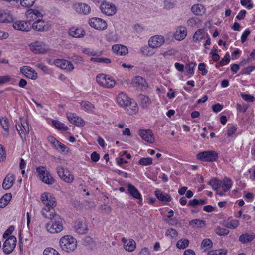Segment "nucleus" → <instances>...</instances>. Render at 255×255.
Wrapping results in <instances>:
<instances>
[{"instance_id":"18","label":"nucleus","mask_w":255,"mask_h":255,"mask_svg":"<svg viewBox=\"0 0 255 255\" xmlns=\"http://www.w3.org/2000/svg\"><path fill=\"white\" fill-rule=\"evenodd\" d=\"M131 99L125 93L121 92L119 94L117 97V102L120 106L124 108L126 106H128V104L130 102Z\"/></svg>"},{"instance_id":"6","label":"nucleus","mask_w":255,"mask_h":255,"mask_svg":"<svg viewBox=\"0 0 255 255\" xmlns=\"http://www.w3.org/2000/svg\"><path fill=\"white\" fill-rule=\"evenodd\" d=\"M57 172L59 177L65 182L72 183L73 181L74 176L67 168L63 166H58Z\"/></svg>"},{"instance_id":"40","label":"nucleus","mask_w":255,"mask_h":255,"mask_svg":"<svg viewBox=\"0 0 255 255\" xmlns=\"http://www.w3.org/2000/svg\"><path fill=\"white\" fill-rule=\"evenodd\" d=\"M21 125L23 128V130L21 129V133L20 132V130H19V129L17 127H16V128L17 130L19 131V134L21 135V138H23L22 134L23 133V132H24V138H25V134H28L29 133V125L26 122L22 123Z\"/></svg>"},{"instance_id":"35","label":"nucleus","mask_w":255,"mask_h":255,"mask_svg":"<svg viewBox=\"0 0 255 255\" xmlns=\"http://www.w3.org/2000/svg\"><path fill=\"white\" fill-rule=\"evenodd\" d=\"M222 182V184L220 187L222 188V190H223L224 192H227L231 188L232 185V182L230 178L227 177H225Z\"/></svg>"},{"instance_id":"21","label":"nucleus","mask_w":255,"mask_h":255,"mask_svg":"<svg viewBox=\"0 0 255 255\" xmlns=\"http://www.w3.org/2000/svg\"><path fill=\"white\" fill-rule=\"evenodd\" d=\"M13 21V18L10 11L8 10L0 11V22L10 23Z\"/></svg>"},{"instance_id":"26","label":"nucleus","mask_w":255,"mask_h":255,"mask_svg":"<svg viewBox=\"0 0 255 255\" xmlns=\"http://www.w3.org/2000/svg\"><path fill=\"white\" fill-rule=\"evenodd\" d=\"M85 33V31L81 28L73 27L69 30V34L75 38L83 37Z\"/></svg>"},{"instance_id":"19","label":"nucleus","mask_w":255,"mask_h":255,"mask_svg":"<svg viewBox=\"0 0 255 255\" xmlns=\"http://www.w3.org/2000/svg\"><path fill=\"white\" fill-rule=\"evenodd\" d=\"M132 83L134 87H139L141 89L146 88L148 86L146 80L139 76L135 77L132 80Z\"/></svg>"},{"instance_id":"46","label":"nucleus","mask_w":255,"mask_h":255,"mask_svg":"<svg viewBox=\"0 0 255 255\" xmlns=\"http://www.w3.org/2000/svg\"><path fill=\"white\" fill-rule=\"evenodd\" d=\"M215 231L216 233L219 236H225L228 234L229 233V230L222 228L220 226L217 227L215 230Z\"/></svg>"},{"instance_id":"62","label":"nucleus","mask_w":255,"mask_h":255,"mask_svg":"<svg viewBox=\"0 0 255 255\" xmlns=\"http://www.w3.org/2000/svg\"><path fill=\"white\" fill-rule=\"evenodd\" d=\"M250 31L249 29H246L242 34L241 39V42L242 43H244L246 40L247 37L250 34Z\"/></svg>"},{"instance_id":"31","label":"nucleus","mask_w":255,"mask_h":255,"mask_svg":"<svg viewBox=\"0 0 255 255\" xmlns=\"http://www.w3.org/2000/svg\"><path fill=\"white\" fill-rule=\"evenodd\" d=\"M187 35V31L185 27H180L175 34V38L178 40L184 39Z\"/></svg>"},{"instance_id":"52","label":"nucleus","mask_w":255,"mask_h":255,"mask_svg":"<svg viewBox=\"0 0 255 255\" xmlns=\"http://www.w3.org/2000/svg\"><path fill=\"white\" fill-rule=\"evenodd\" d=\"M227 251L224 249H219L211 251L208 252V255H225Z\"/></svg>"},{"instance_id":"7","label":"nucleus","mask_w":255,"mask_h":255,"mask_svg":"<svg viewBox=\"0 0 255 255\" xmlns=\"http://www.w3.org/2000/svg\"><path fill=\"white\" fill-rule=\"evenodd\" d=\"M17 240L15 236H10L4 242L2 250L4 253L9 254L15 248Z\"/></svg>"},{"instance_id":"30","label":"nucleus","mask_w":255,"mask_h":255,"mask_svg":"<svg viewBox=\"0 0 255 255\" xmlns=\"http://www.w3.org/2000/svg\"><path fill=\"white\" fill-rule=\"evenodd\" d=\"M155 195L157 198L161 201L169 202L171 200L170 196L167 194H164L161 190H156Z\"/></svg>"},{"instance_id":"49","label":"nucleus","mask_w":255,"mask_h":255,"mask_svg":"<svg viewBox=\"0 0 255 255\" xmlns=\"http://www.w3.org/2000/svg\"><path fill=\"white\" fill-rule=\"evenodd\" d=\"M138 163L139 164L143 166L150 165L152 164V159L151 157L141 158L139 160Z\"/></svg>"},{"instance_id":"45","label":"nucleus","mask_w":255,"mask_h":255,"mask_svg":"<svg viewBox=\"0 0 255 255\" xmlns=\"http://www.w3.org/2000/svg\"><path fill=\"white\" fill-rule=\"evenodd\" d=\"M115 81L110 76H108L106 81L104 83L103 87L106 88H113L115 85Z\"/></svg>"},{"instance_id":"12","label":"nucleus","mask_w":255,"mask_h":255,"mask_svg":"<svg viewBox=\"0 0 255 255\" xmlns=\"http://www.w3.org/2000/svg\"><path fill=\"white\" fill-rule=\"evenodd\" d=\"M89 24L91 27L98 30H104L107 27L106 21L96 17L91 18L89 20Z\"/></svg>"},{"instance_id":"8","label":"nucleus","mask_w":255,"mask_h":255,"mask_svg":"<svg viewBox=\"0 0 255 255\" xmlns=\"http://www.w3.org/2000/svg\"><path fill=\"white\" fill-rule=\"evenodd\" d=\"M100 9L103 13L109 16L114 15L117 11L115 5L110 2L101 3Z\"/></svg>"},{"instance_id":"33","label":"nucleus","mask_w":255,"mask_h":255,"mask_svg":"<svg viewBox=\"0 0 255 255\" xmlns=\"http://www.w3.org/2000/svg\"><path fill=\"white\" fill-rule=\"evenodd\" d=\"M0 123L3 129L6 132L4 134V136L6 137H8L9 135V121L8 119L5 117H2L0 119Z\"/></svg>"},{"instance_id":"22","label":"nucleus","mask_w":255,"mask_h":255,"mask_svg":"<svg viewBox=\"0 0 255 255\" xmlns=\"http://www.w3.org/2000/svg\"><path fill=\"white\" fill-rule=\"evenodd\" d=\"M15 176L12 174H8L3 180L2 187L5 190L10 189L14 184Z\"/></svg>"},{"instance_id":"36","label":"nucleus","mask_w":255,"mask_h":255,"mask_svg":"<svg viewBox=\"0 0 255 255\" xmlns=\"http://www.w3.org/2000/svg\"><path fill=\"white\" fill-rule=\"evenodd\" d=\"M52 124L53 126L59 130L66 131L68 129V127L64 124L57 120H52Z\"/></svg>"},{"instance_id":"16","label":"nucleus","mask_w":255,"mask_h":255,"mask_svg":"<svg viewBox=\"0 0 255 255\" xmlns=\"http://www.w3.org/2000/svg\"><path fill=\"white\" fill-rule=\"evenodd\" d=\"M74 10L78 13L86 15L91 11L90 7L84 3H76L73 5Z\"/></svg>"},{"instance_id":"47","label":"nucleus","mask_w":255,"mask_h":255,"mask_svg":"<svg viewBox=\"0 0 255 255\" xmlns=\"http://www.w3.org/2000/svg\"><path fill=\"white\" fill-rule=\"evenodd\" d=\"M108 76L104 74H99L96 77V80L98 84L103 87Z\"/></svg>"},{"instance_id":"9","label":"nucleus","mask_w":255,"mask_h":255,"mask_svg":"<svg viewBox=\"0 0 255 255\" xmlns=\"http://www.w3.org/2000/svg\"><path fill=\"white\" fill-rule=\"evenodd\" d=\"M53 64L61 69L69 71H71L74 69L73 64L71 62L65 59H56L53 61Z\"/></svg>"},{"instance_id":"60","label":"nucleus","mask_w":255,"mask_h":255,"mask_svg":"<svg viewBox=\"0 0 255 255\" xmlns=\"http://www.w3.org/2000/svg\"><path fill=\"white\" fill-rule=\"evenodd\" d=\"M241 4L242 6H247V8L249 9L253 7V5L251 3V0H242L241 1Z\"/></svg>"},{"instance_id":"2","label":"nucleus","mask_w":255,"mask_h":255,"mask_svg":"<svg viewBox=\"0 0 255 255\" xmlns=\"http://www.w3.org/2000/svg\"><path fill=\"white\" fill-rule=\"evenodd\" d=\"M41 200L43 204L45 205L41 211L43 216L44 212L47 211L49 214L55 213L54 207L56 205V200L52 194L47 192L43 193L41 196Z\"/></svg>"},{"instance_id":"50","label":"nucleus","mask_w":255,"mask_h":255,"mask_svg":"<svg viewBox=\"0 0 255 255\" xmlns=\"http://www.w3.org/2000/svg\"><path fill=\"white\" fill-rule=\"evenodd\" d=\"M91 61L97 62V63H104L109 64L111 62L110 59L107 58H94L92 57L90 59Z\"/></svg>"},{"instance_id":"1","label":"nucleus","mask_w":255,"mask_h":255,"mask_svg":"<svg viewBox=\"0 0 255 255\" xmlns=\"http://www.w3.org/2000/svg\"><path fill=\"white\" fill-rule=\"evenodd\" d=\"M43 216L50 220V221L45 225V228L48 232L56 234L63 230V219L59 215L55 213L49 214L46 211L44 212Z\"/></svg>"},{"instance_id":"39","label":"nucleus","mask_w":255,"mask_h":255,"mask_svg":"<svg viewBox=\"0 0 255 255\" xmlns=\"http://www.w3.org/2000/svg\"><path fill=\"white\" fill-rule=\"evenodd\" d=\"M222 184V181L215 179L210 180L209 182V184L212 186V189L214 190H217L221 186Z\"/></svg>"},{"instance_id":"59","label":"nucleus","mask_w":255,"mask_h":255,"mask_svg":"<svg viewBox=\"0 0 255 255\" xmlns=\"http://www.w3.org/2000/svg\"><path fill=\"white\" fill-rule=\"evenodd\" d=\"M199 22V19L198 18H191L187 21V24L191 27H193L198 24Z\"/></svg>"},{"instance_id":"4","label":"nucleus","mask_w":255,"mask_h":255,"mask_svg":"<svg viewBox=\"0 0 255 255\" xmlns=\"http://www.w3.org/2000/svg\"><path fill=\"white\" fill-rule=\"evenodd\" d=\"M36 171L38 173L41 181L44 183L52 185L55 182V179L45 167L43 166L38 167L36 169Z\"/></svg>"},{"instance_id":"25","label":"nucleus","mask_w":255,"mask_h":255,"mask_svg":"<svg viewBox=\"0 0 255 255\" xmlns=\"http://www.w3.org/2000/svg\"><path fill=\"white\" fill-rule=\"evenodd\" d=\"M69 121L77 126L82 127L84 125V121L79 117L75 116L74 114L70 113L67 115Z\"/></svg>"},{"instance_id":"63","label":"nucleus","mask_w":255,"mask_h":255,"mask_svg":"<svg viewBox=\"0 0 255 255\" xmlns=\"http://www.w3.org/2000/svg\"><path fill=\"white\" fill-rule=\"evenodd\" d=\"M206 65L203 63H201L198 65V69L199 70L202 71V74L203 75H205L207 73V70H206Z\"/></svg>"},{"instance_id":"41","label":"nucleus","mask_w":255,"mask_h":255,"mask_svg":"<svg viewBox=\"0 0 255 255\" xmlns=\"http://www.w3.org/2000/svg\"><path fill=\"white\" fill-rule=\"evenodd\" d=\"M212 247V242L209 239H204L201 245V247L204 249V250H206L210 249Z\"/></svg>"},{"instance_id":"54","label":"nucleus","mask_w":255,"mask_h":255,"mask_svg":"<svg viewBox=\"0 0 255 255\" xmlns=\"http://www.w3.org/2000/svg\"><path fill=\"white\" fill-rule=\"evenodd\" d=\"M83 53L89 56H100L102 54L101 52H97L94 50H92L89 48H86L83 50Z\"/></svg>"},{"instance_id":"10","label":"nucleus","mask_w":255,"mask_h":255,"mask_svg":"<svg viewBox=\"0 0 255 255\" xmlns=\"http://www.w3.org/2000/svg\"><path fill=\"white\" fill-rule=\"evenodd\" d=\"M30 47L31 51L36 54H43L48 50L46 45L41 41L31 43Z\"/></svg>"},{"instance_id":"5","label":"nucleus","mask_w":255,"mask_h":255,"mask_svg":"<svg viewBox=\"0 0 255 255\" xmlns=\"http://www.w3.org/2000/svg\"><path fill=\"white\" fill-rule=\"evenodd\" d=\"M197 158L202 161L213 162L217 160L218 153L213 150L205 151L197 154Z\"/></svg>"},{"instance_id":"43","label":"nucleus","mask_w":255,"mask_h":255,"mask_svg":"<svg viewBox=\"0 0 255 255\" xmlns=\"http://www.w3.org/2000/svg\"><path fill=\"white\" fill-rule=\"evenodd\" d=\"M189 241L186 239H182L177 242V247L179 249H184L188 247Z\"/></svg>"},{"instance_id":"3","label":"nucleus","mask_w":255,"mask_h":255,"mask_svg":"<svg viewBox=\"0 0 255 255\" xmlns=\"http://www.w3.org/2000/svg\"><path fill=\"white\" fill-rule=\"evenodd\" d=\"M60 246L62 250L66 252H73L77 247V240L70 235L63 236L59 241Z\"/></svg>"},{"instance_id":"14","label":"nucleus","mask_w":255,"mask_h":255,"mask_svg":"<svg viewBox=\"0 0 255 255\" xmlns=\"http://www.w3.org/2000/svg\"><path fill=\"white\" fill-rule=\"evenodd\" d=\"M13 28L17 30L28 31L31 28L30 22L26 21H17L13 24Z\"/></svg>"},{"instance_id":"11","label":"nucleus","mask_w":255,"mask_h":255,"mask_svg":"<svg viewBox=\"0 0 255 255\" xmlns=\"http://www.w3.org/2000/svg\"><path fill=\"white\" fill-rule=\"evenodd\" d=\"M50 25L47 21L42 20L40 19H37L31 24V27L38 31H48Z\"/></svg>"},{"instance_id":"27","label":"nucleus","mask_w":255,"mask_h":255,"mask_svg":"<svg viewBox=\"0 0 255 255\" xmlns=\"http://www.w3.org/2000/svg\"><path fill=\"white\" fill-rule=\"evenodd\" d=\"M127 188L128 193L131 196L137 199H141V195L134 186L128 183L127 184Z\"/></svg>"},{"instance_id":"56","label":"nucleus","mask_w":255,"mask_h":255,"mask_svg":"<svg viewBox=\"0 0 255 255\" xmlns=\"http://www.w3.org/2000/svg\"><path fill=\"white\" fill-rule=\"evenodd\" d=\"M141 51L143 55L148 56H152L155 53L154 51L149 49V47L147 46L142 47L141 49Z\"/></svg>"},{"instance_id":"23","label":"nucleus","mask_w":255,"mask_h":255,"mask_svg":"<svg viewBox=\"0 0 255 255\" xmlns=\"http://www.w3.org/2000/svg\"><path fill=\"white\" fill-rule=\"evenodd\" d=\"M122 240L124 243V248L126 251L131 252L135 249L136 243L133 239L127 240L123 238Z\"/></svg>"},{"instance_id":"61","label":"nucleus","mask_w":255,"mask_h":255,"mask_svg":"<svg viewBox=\"0 0 255 255\" xmlns=\"http://www.w3.org/2000/svg\"><path fill=\"white\" fill-rule=\"evenodd\" d=\"M196 65V64L194 62H191L190 63L188 66L186 67V69H187V72L191 74H192L194 73V68Z\"/></svg>"},{"instance_id":"53","label":"nucleus","mask_w":255,"mask_h":255,"mask_svg":"<svg viewBox=\"0 0 255 255\" xmlns=\"http://www.w3.org/2000/svg\"><path fill=\"white\" fill-rule=\"evenodd\" d=\"M36 0H20L21 6L28 7L32 6L35 3Z\"/></svg>"},{"instance_id":"32","label":"nucleus","mask_w":255,"mask_h":255,"mask_svg":"<svg viewBox=\"0 0 255 255\" xmlns=\"http://www.w3.org/2000/svg\"><path fill=\"white\" fill-rule=\"evenodd\" d=\"M192 12L196 15H201L204 13L205 9L201 4H195L191 7Z\"/></svg>"},{"instance_id":"64","label":"nucleus","mask_w":255,"mask_h":255,"mask_svg":"<svg viewBox=\"0 0 255 255\" xmlns=\"http://www.w3.org/2000/svg\"><path fill=\"white\" fill-rule=\"evenodd\" d=\"M237 127L235 126H232L231 127L229 128L227 130L228 136H231L233 134L235 133Z\"/></svg>"},{"instance_id":"34","label":"nucleus","mask_w":255,"mask_h":255,"mask_svg":"<svg viewBox=\"0 0 255 255\" xmlns=\"http://www.w3.org/2000/svg\"><path fill=\"white\" fill-rule=\"evenodd\" d=\"M189 225L193 228H202L205 225V221L198 219L191 220Z\"/></svg>"},{"instance_id":"58","label":"nucleus","mask_w":255,"mask_h":255,"mask_svg":"<svg viewBox=\"0 0 255 255\" xmlns=\"http://www.w3.org/2000/svg\"><path fill=\"white\" fill-rule=\"evenodd\" d=\"M241 97L243 100L247 102H253L255 100V97L251 95L242 93Z\"/></svg>"},{"instance_id":"44","label":"nucleus","mask_w":255,"mask_h":255,"mask_svg":"<svg viewBox=\"0 0 255 255\" xmlns=\"http://www.w3.org/2000/svg\"><path fill=\"white\" fill-rule=\"evenodd\" d=\"M82 108L85 111H92L94 106L91 103L88 101H82L81 103Z\"/></svg>"},{"instance_id":"57","label":"nucleus","mask_w":255,"mask_h":255,"mask_svg":"<svg viewBox=\"0 0 255 255\" xmlns=\"http://www.w3.org/2000/svg\"><path fill=\"white\" fill-rule=\"evenodd\" d=\"M33 12H34L32 9H30L26 11V16L29 21H36L35 15Z\"/></svg>"},{"instance_id":"17","label":"nucleus","mask_w":255,"mask_h":255,"mask_svg":"<svg viewBox=\"0 0 255 255\" xmlns=\"http://www.w3.org/2000/svg\"><path fill=\"white\" fill-rule=\"evenodd\" d=\"M139 135L145 141L152 143L154 141V137L152 131L150 129L140 130Z\"/></svg>"},{"instance_id":"15","label":"nucleus","mask_w":255,"mask_h":255,"mask_svg":"<svg viewBox=\"0 0 255 255\" xmlns=\"http://www.w3.org/2000/svg\"><path fill=\"white\" fill-rule=\"evenodd\" d=\"M20 72L28 78L35 80L37 78V72L29 66H24L21 67Z\"/></svg>"},{"instance_id":"20","label":"nucleus","mask_w":255,"mask_h":255,"mask_svg":"<svg viewBox=\"0 0 255 255\" xmlns=\"http://www.w3.org/2000/svg\"><path fill=\"white\" fill-rule=\"evenodd\" d=\"M73 227L76 232L81 234L86 233L88 230L87 225L84 222L82 221H75L74 223Z\"/></svg>"},{"instance_id":"38","label":"nucleus","mask_w":255,"mask_h":255,"mask_svg":"<svg viewBox=\"0 0 255 255\" xmlns=\"http://www.w3.org/2000/svg\"><path fill=\"white\" fill-rule=\"evenodd\" d=\"M139 98L140 100L141 104L143 108L147 107L151 103L149 98L145 95H139Z\"/></svg>"},{"instance_id":"48","label":"nucleus","mask_w":255,"mask_h":255,"mask_svg":"<svg viewBox=\"0 0 255 255\" xmlns=\"http://www.w3.org/2000/svg\"><path fill=\"white\" fill-rule=\"evenodd\" d=\"M239 225V221L237 220H232L230 222H228L224 224V226L230 229H235Z\"/></svg>"},{"instance_id":"37","label":"nucleus","mask_w":255,"mask_h":255,"mask_svg":"<svg viewBox=\"0 0 255 255\" xmlns=\"http://www.w3.org/2000/svg\"><path fill=\"white\" fill-rule=\"evenodd\" d=\"M204 31L203 29H198L194 34L193 40L194 42L200 41L204 38Z\"/></svg>"},{"instance_id":"51","label":"nucleus","mask_w":255,"mask_h":255,"mask_svg":"<svg viewBox=\"0 0 255 255\" xmlns=\"http://www.w3.org/2000/svg\"><path fill=\"white\" fill-rule=\"evenodd\" d=\"M43 255H60L54 249L47 248L43 252Z\"/></svg>"},{"instance_id":"29","label":"nucleus","mask_w":255,"mask_h":255,"mask_svg":"<svg viewBox=\"0 0 255 255\" xmlns=\"http://www.w3.org/2000/svg\"><path fill=\"white\" fill-rule=\"evenodd\" d=\"M254 237L255 234L254 233L242 234L239 236V241L242 243L245 244L252 241Z\"/></svg>"},{"instance_id":"42","label":"nucleus","mask_w":255,"mask_h":255,"mask_svg":"<svg viewBox=\"0 0 255 255\" xmlns=\"http://www.w3.org/2000/svg\"><path fill=\"white\" fill-rule=\"evenodd\" d=\"M177 5V2L175 0H165L164 6L167 9L174 8Z\"/></svg>"},{"instance_id":"28","label":"nucleus","mask_w":255,"mask_h":255,"mask_svg":"<svg viewBox=\"0 0 255 255\" xmlns=\"http://www.w3.org/2000/svg\"><path fill=\"white\" fill-rule=\"evenodd\" d=\"M114 53L120 55H125L128 53V49L124 45L117 44L112 46Z\"/></svg>"},{"instance_id":"55","label":"nucleus","mask_w":255,"mask_h":255,"mask_svg":"<svg viewBox=\"0 0 255 255\" xmlns=\"http://www.w3.org/2000/svg\"><path fill=\"white\" fill-rule=\"evenodd\" d=\"M166 235L170 236L171 238H174L178 236V233L176 229L170 228L166 231Z\"/></svg>"},{"instance_id":"13","label":"nucleus","mask_w":255,"mask_h":255,"mask_svg":"<svg viewBox=\"0 0 255 255\" xmlns=\"http://www.w3.org/2000/svg\"><path fill=\"white\" fill-rule=\"evenodd\" d=\"M164 42L165 39L163 36L155 35L149 39L148 45L149 47L154 49L160 47Z\"/></svg>"},{"instance_id":"24","label":"nucleus","mask_w":255,"mask_h":255,"mask_svg":"<svg viewBox=\"0 0 255 255\" xmlns=\"http://www.w3.org/2000/svg\"><path fill=\"white\" fill-rule=\"evenodd\" d=\"M124 108L129 115L135 114L138 111L137 104L133 99H131L130 102L128 104V106L125 107Z\"/></svg>"}]
</instances>
